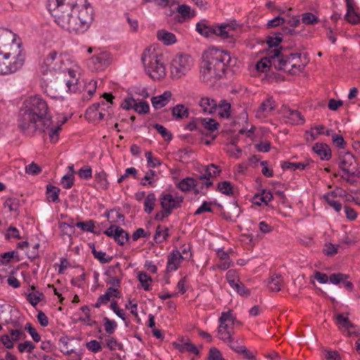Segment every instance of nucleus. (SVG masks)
<instances>
[{
    "mask_svg": "<svg viewBox=\"0 0 360 360\" xmlns=\"http://www.w3.org/2000/svg\"><path fill=\"white\" fill-rule=\"evenodd\" d=\"M51 116L46 101L39 96H30L25 100L19 111L18 126L27 136H34L37 132L48 131L50 141L56 143L58 140L60 126L51 127Z\"/></svg>",
    "mask_w": 360,
    "mask_h": 360,
    "instance_id": "obj_1",
    "label": "nucleus"
},
{
    "mask_svg": "<svg viewBox=\"0 0 360 360\" xmlns=\"http://www.w3.org/2000/svg\"><path fill=\"white\" fill-rule=\"evenodd\" d=\"M55 22L70 33H84L94 20V9L87 0H56Z\"/></svg>",
    "mask_w": 360,
    "mask_h": 360,
    "instance_id": "obj_2",
    "label": "nucleus"
},
{
    "mask_svg": "<svg viewBox=\"0 0 360 360\" xmlns=\"http://www.w3.org/2000/svg\"><path fill=\"white\" fill-rule=\"evenodd\" d=\"M200 65V78L204 82L220 79L225 73L231 58L228 51L214 46L208 48L202 54Z\"/></svg>",
    "mask_w": 360,
    "mask_h": 360,
    "instance_id": "obj_3",
    "label": "nucleus"
},
{
    "mask_svg": "<svg viewBox=\"0 0 360 360\" xmlns=\"http://www.w3.org/2000/svg\"><path fill=\"white\" fill-rule=\"evenodd\" d=\"M11 33L4 30L0 34V75H7L16 72L24 64V57L19 50L15 53L6 52L8 45L13 46Z\"/></svg>",
    "mask_w": 360,
    "mask_h": 360,
    "instance_id": "obj_4",
    "label": "nucleus"
},
{
    "mask_svg": "<svg viewBox=\"0 0 360 360\" xmlns=\"http://www.w3.org/2000/svg\"><path fill=\"white\" fill-rule=\"evenodd\" d=\"M273 66L276 70L288 72L290 75H295L304 70V64H297L294 60H300V53L287 54L283 51L282 47L271 51Z\"/></svg>",
    "mask_w": 360,
    "mask_h": 360,
    "instance_id": "obj_5",
    "label": "nucleus"
},
{
    "mask_svg": "<svg viewBox=\"0 0 360 360\" xmlns=\"http://www.w3.org/2000/svg\"><path fill=\"white\" fill-rule=\"evenodd\" d=\"M235 26L233 24H221L217 26H210L201 21L196 24V31L205 37H211L214 35L219 37L230 44L234 45L236 39Z\"/></svg>",
    "mask_w": 360,
    "mask_h": 360,
    "instance_id": "obj_6",
    "label": "nucleus"
},
{
    "mask_svg": "<svg viewBox=\"0 0 360 360\" xmlns=\"http://www.w3.org/2000/svg\"><path fill=\"white\" fill-rule=\"evenodd\" d=\"M141 62L148 75L153 79H160L166 75V69L162 56L154 50L146 49L141 55Z\"/></svg>",
    "mask_w": 360,
    "mask_h": 360,
    "instance_id": "obj_7",
    "label": "nucleus"
},
{
    "mask_svg": "<svg viewBox=\"0 0 360 360\" xmlns=\"http://www.w3.org/2000/svg\"><path fill=\"white\" fill-rule=\"evenodd\" d=\"M219 326L217 333L218 338L222 341L228 343L233 342L232 336L234 334V326L240 324V322L236 320L231 311L222 312L219 319Z\"/></svg>",
    "mask_w": 360,
    "mask_h": 360,
    "instance_id": "obj_8",
    "label": "nucleus"
},
{
    "mask_svg": "<svg viewBox=\"0 0 360 360\" xmlns=\"http://www.w3.org/2000/svg\"><path fill=\"white\" fill-rule=\"evenodd\" d=\"M40 68L44 75L48 74V72L65 73L66 70L63 57L60 55L58 56L56 51L49 53L44 60Z\"/></svg>",
    "mask_w": 360,
    "mask_h": 360,
    "instance_id": "obj_9",
    "label": "nucleus"
},
{
    "mask_svg": "<svg viewBox=\"0 0 360 360\" xmlns=\"http://www.w3.org/2000/svg\"><path fill=\"white\" fill-rule=\"evenodd\" d=\"M193 65V58L188 54H179L172 62L171 75L174 79H179L186 75Z\"/></svg>",
    "mask_w": 360,
    "mask_h": 360,
    "instance_id": "obj_10",
    "label": "nucleus"
},
{
    "mask_svg": "<svg viewBox=\"0 0 360 360\" xmlns=\"http://www.w3.org/2000/svg\"><path fill=\"white\" fill-rule=\"evenodd\" d=\"M339 160V167L345 174L360 178V171L358 170L357 164L354 155L351 153H340Z\"/></svg>",
    "mask_w": 360,
    "mask_h": 360,
    "instance_id": "obj_11",
    "label": "nucleus"
},
{
    "mask_svg": "<svg viewBox=\"0 0 360 360\" xmlns=\"http://www.w3.org/2000/svg\"><path fill=\"white\" fill-rule=\"evenodd\" d=\"M184 198L181 196L173 197L170 193L162 194L160 198L162 209L166 212V214H171L174 209H177L181 206Z\"/></svg>",
    "mask_w": 360,
    "mask_h": 360,
    "instance_id": "obj_12",
    "label": "nucleus"
},
{
    "mask_svg": "<svg viewBox=\"0 0 360 360\" xmlns=\"http://www.w3.org/2000/svg\"><path fill=\"white\" fill-rule=\"evenodd\" d=\"M110 64L108 56L105 53H101L91 57L87 63L89 68L92 71H101Z\"/></svg>",
    "mask_w": 360,
    "mask_h": 360,
    "instance_id": "obj_13",
    "label": "nucleus"
},
{
    "mask_svg": "<svg viewBox=\"0 0 360 360\" xmlns=\"http://www.w3.org/2000/svg\"><path fill=\"white\" fill-rule=\"evenodd\" d=\"M212 169H217V165L214 164H210L207 166L202 167V171L200 172V174H195L198 182L201 181V189H203L204 187L208 188L213 185V181L211 180L212 178H214L211 173Z\"/></svg>",
    "mask_w": 360,
    "mask_h": 360,
    "instance_id": "obj_14",
    "label": "nucleus"
},
{
    "mask_svg": "<svg viewBox=\"0 0 360 360\" xmlns=\"http://www.w3.org/2000/svg\"><path fill=\"white\" fill-rule=\"evenodd\" d=\"M184 259L185 258L179 250H172L167 256L166 271L168 273L177 270L182 260Z\"/></svg>",
    "mask_w": 360,
    "mask_h": 360,
    "instance_id": "obj_15",
    "label": "nucleus"
},
{
    "mask_svg": "<svg viewBox=\"0 0 360 360\" xmlns=\"http://www.w3.org/2000/svg\"><path fill=\"white\" fill-rule=\"evenodd\" d=\"M336 323L341 328L347 330L348 335H357L360 334V328L352 323L347 316H344L342 314L336 316Z\"/></svg>",
    "mask_w": 360,
    "mask_h": 360,
    "instance_id": "obj_16",
    "label": "nucleus"
},
{
    "mask_svg": "<svg viewBox=\"0 0 360 360\" xmlns=\"http://www.w3.org/2000/svg\"><path fill=\"white\" fill-rule=\"evenodd\" d=\"M179 342H174L172 345L179 352L184 353L185 352H188L196 355L199 354V350L198 347L193 345L188 338L185 340L184 338L182 337L181 338L179 339Z\"/></svg>",
    "mask_w": 360,
    "mask_h": 360,
    "instance_id": "obj_17",
    "label": "nucleus"
},
{
    "mask_svg": "<svg viewBox=\"0 0 360 360\" xmlns=\"http://www.w3.org/2000/svg\"><path fill=\"white\" fill-rule=\"evenodd\" d=\"M349 275L342 273H334L330 275L329 281L331 283L338 285L342 283V285L349 291L353 290L354 285L351 281H347Z\"/></svg>",
    "mask_w": 360,
    "mask_h": 360,
    "instance_id": "obj_18",
    "label": "nucleus"
},
{
    "mask_svg": "<svg viewBox=\"0 0 360 360\" xmlns=\"http://www.w3.org/2000/svg\"><path fill=\"white\" fill-rule=\"evenodd\" d=\"M312 150L315 153L320 156L322 160H329L331 158L332 154L329 146L326 143H316Z\"/></svg>",
    "mask_w": 360,
    "mask_h": 360,
    "instance_id": "obj_19",
    "label": "nucleus"
},
{
    "mask_svg": "<svg viewBox=\"0 0 360 360\" xmlns=\"http://www.w3.org/2000/svg\"><path fill=\"white\" fill-rule=\"evenodd\" d=\"M199 182L194 175V177H187L181 180L177 184V188L182 191H191L193 188L197 187Z\"/></svg>",
    "mask_w": 360,
    "mask_h": 360,
    "instance_id": "obj_20",
    "label": "nucleus"
},
{
    "mask_svg": "<svg viewBox=\"0 0 360 360\" xmlns=\"http://www.w3.org/2000/svg\"><path fill=\"white\" fill-rule=\"evenodd\" d=\"M283 278L280 274H274L268 281V288L271 292H279L283 285Z\"/></svg>",
    "mask_w": 360,
    "mask_h": 360,
    "instance_id": "obj_21",
    "label": "nucleus"
},
{
    "mask_svg": "<svg viewBox=\"0 0 360 360\" xmlns=\"http://www.w3.org/2000/svg\"><path fill=\"white\" fill-rule=\"evenodd\" d=\"M171 97H172V93L169 91H165L160 96H154L151 99L153 106L155 109L161 108L167 104L169 99Z\"/></svg>",
    "mask_w": 360,
    "mask_h": 360,
    "instance_id": "obj_22",
    "label": "nucleus"
},
{
    "mask_svg": "<svg viewBox=\"0 0 360 360\" xmlns=\"http://www.w3.org/2000/svg\"><path fill=\"white\" fill-rule=\"evenodd\" d=\"M240 214V209L236 203H233L228 207V211L221 212L223 217L230 221H236Z\"/></svg>",
    "mask_w": 360,
    "mask_h": 360,
    "instance_id": "obj_23",
    "label": "nucleus"
},
{
    "mask_svg": "<svg viewBox=\"0 0 360 360\" xmlns=\"http://www.w3.org/2000/svg\"><path fill=\"white\" fill-rule=\"evenodd\" d=\"M200 105L205 112L213 113L217 108V103L215 100L208 97L202 98L200 101Z\"/></svg>",
    "mask_w": 360,
    "mask_h": 360,
    "instance_id": "obj_24",
    "label": "nucleus"
},
{
    "mask_svg": "<svg viewBox=\"0 0 360 360\" xmlns=\"http://www.w3.org/2000/svg\"><path fill=\"white\" fill-rule=\"evenodd\" d=\"M60 189L51 184L46 185V195L49 202H59V193Z\"/></svg>",
    "mask_w": 360,
    "mask_h": 360,
    "instance_id": "obj_25",
    "label": "nucleus"
},
{
    "mask_svg": "<svg viewBox=\"0 0 360 360\" xmlns=\"http://www.w3.org/2000/svg\"><path fill=\"white\" fill-rule=\"evenodd\" d=\"M157 37L165 45H171L176 41V36L165 30H159L157 33Z\"/></svg>",
    "mask_w": 360,
    "mask_h": 360,
    "instance_id": "obj_26",
    "label": "nucleus"
},
{
    "mask_svg": "<svg viewBox=\"0 0 360 360\" xmlns=\"http://www.w3.org/2000/svg\"><path fill=\"white\" fill-rule=\"evenodd\" d=\"M271 66H273V63L271 52L269 53V56L262 58L256 64L257 70L262 72H267Z\"/></svg>",
    "mask_w": 360,
    "mask_h": 360,
    "instance_id": "obj_27",
    "label": "nucleus"
},
{
    "mask_svg": "<svg viewBox=\"0 0 360 360\" xmlns=\"http://www.w3.org/2000/svg\"><path fill=\"white\" fill-rule=\"evenodd\" d=\"M172 114L176 120L187 118L189 115L188 109L183 104H178L172 109Z\"/></svg>",
    "mask_w": 360,
    "mask_h": 360,
    "instance_id": "obj_28",
    "label": "nucleus"
},
{
    "mask_svg": "<svg viewBox=\"0 0 360 360\" xmlns=\"http://www.w3.org/2000/svg\"><path fill=\"white\" fill-rule=\"evenodd\" d=\"M114 240L118 245H123L129 240V234L120 226L116 227Z\"/></svg>",
    "mask_w": 360,
    "mask_h": 360,
    "instance_id": "obj_29",
    "label": "nucleus"
},
{
    "mask_svg": "<svg viewBox=\"0 0 360 360\" xmlns=\"http://www.w3.org/2000/svg\"><path fill=\"white\" fill-rule=\"evenodd\" d=\"M285 117L288 118L292 124H300L304 122V116L296 110L288 109L285 112Z\"/></svg>",
    "mask_w": 360,
    "mask_h": 360,
    "instance_id": "obj_30",
    "label": "nucleus"
},
{
    "mask_svg": "<svg viewBox=\"0 0 360 360\" xmlns=\"http://www.w3.org/2000/svg\"><path fill=\"white\" fill-rule=\"evenodd\" d=\"M169 229L167 227L162 228L160 225H158L156 228L155 233L154 235V240L157 243L163 242L167 240L169 238Z\"/></svg>",
    "mask_w": 360,
    "mask_h": 360,
    "instance_id": "obj_31",
    "label": "nucleus"
},
{
    "mask_svg": "<svg viewBox=\"0 0 360 360\" xmlns=\"http://www.w3.org/2000/svg\"><path fill=\"white\" fill-rule=\"evenodd\" d=\"M198 121L210 131L217 130L219 126V124L212 118H198Z\"/></svg>",
    "mask_w": 360,
    "mask_h": 360,
    "instance_id": "obj_32",
    "label": "nucleus"
},
{
    "mask_svg": "<svg viewBox=\"0 0 360 360\" xmlns=\"http://www.w3.org/2000/svg\"><path fill=\"white\" fill-rule=\"evenodd\" d=\"M217 189L219 192L226 195L230 196L233 195V187L232 184L229 181L218 183Z\"/></svg>",
    "mask_w": 360,
    "mask_h": 360,
    "instance_id": "obj_33",
    "label": "nucleus"
},
{
    "mask_svg": "<svg viewBox=\"0 0 360 360\" xmlns=\"http://www.w3.org/2000/svg\"><path fill=\"white\" fill-rule=\"evenodd\" d=\"M155 201H156V198L153 193H150L145 198L144 211L146 213L150 214L153 212V210H154Z\"/></svg>",
    "mask_w": 360,
    "mask_h": 360,
    "instance_id": "obj_34",
    "label": "nucleus"
},
{
    "mask_svg": "<svg viewBox=\"0 0 360 360\" xmlns=\"http://www.w3.org/2000/svg\"><path fill=\"white\" fill-rule=\"evenodd\" d=\"M275 101L272 96L268 97L264 101L259 108L257 112H271L275 109Z\"/></svg>",
    "mask_w": 360,
    "mask_h": 360,
    "instance_id": "obj_35",
    "label": "nucleus"
},
{
    "mask_svg": "<svg viewBox=\"0 0 360 360\" xmlns=\"http://www.w3.org/2000/svg\"><path fill=\"white\" fill-rule=\"evenodd\" d=\"M219 108V115L222 117L228 118L231 115V104L226 100H221L219 104H217Z\"/></svg>",
    "mask_w": 360,
    "mask_h": 360,
    "instance_id": "obj_36",
    "label": "nucleus"
},
{
    "mask_svg": "<svg viewBox=\"0 0 360 360\" xmlns=\"http://www.w3.org/2000/svg\"><path fill=\"white\" fill-rule=\"evenodd\" d=\"M95 179L98 184L99 188L103 190L108 189L109 183L107 180V174L104 171L96 174Z\"/></svg>",
    "mask_w": 360,
    "mask_h": 360,
    "instance_id": "obj_37",
    "label": "nucleus"
},
{
    "mask_svg": "<svg viewBox=\"0 0 360 360\" xmlns=\"http://www.w3.org/2000/svg\"><path fill=\"white\" fill-rule=\"evenodd\" d=\"M335 191H332L330 193H327L324 195V199L328 202V204L333 207V209L337 211L340 212L342 209V204L337 200H335L334 199H331L330 196L336 197L338 194L335 195Z\"/></svg>",
    "mask_w": 360,
    "mask_h": 360,
    "instance_id": "obj_38",
    "label": "nucleus"
},
{
    "mask_svg": "<svg viewBox=\"0 0 360 360\" xmlns=\"http://www.w3.org/2000/svg\"><path fill=\"white\" fill-rule=\"evenodd\" d=\"M153 127L162 136L166 141H170L172 139V134L168 131L164 126L160 124H154Z\"/></svg>",
    "mask_w": 360,
    "mask_h": 360,
    "instance_id": "obj_39",
    "label": "nucleus"
},
{
    "mask_svg": "<svg viewBox=\"0 0 360 360\" xmlns=\"http://www.w3.org/2000/svg\"><path fill=\"white\" fill-rule=\"evenodd\" d=\"M138 278L139 282L141 283L142 287L146 291L151 290L148 282L152 281V278L145 272H139L138 274Z\"/></svg>",
    "mask_w": 360,
    "mask_h": 360,
    "instance_id": "obj_40",
    "label": "nucleus"
},
{
    "mask_svg": "<svg viewBox=\"0 0 360 360\" xmlns=\"http://www.w3.org/2000/svg\"><path fill=\"white\" fill-rule=\"evenodd\" d=\"M134 109L139 114H147L149 112L150 107L147 102L141 101L137 103L136 101L134 103Z\"/></svg>",
    "mask_w": 360,
    "mask_h": 360,
    "instance_id": "obj_41",
    "label": "nucleus"
},
{
    "mask_svg": "<svg viewBox=\"0 0 360 360\" xmlns=\"http://www.w3.org/2000/svg\"><path fill=\"white\" fill-rule=\"evenodd\" d=\"M44 297V295L42 292L36 291L35 292L29 293L27 295V300L33 307H35L39 302L42 300Z\"/></svg>",
    "mask_w": 360,
    "mask_h": 360,
    "instance_id": "obj_42",
    "label": "nucleus"
},
{
    "mask_svg": "<svg viewBox=\"0 0 360 360\" xmlns=\"http://www.w3.org/2000/svg\"><path fill=\"white\" fill-rule=\"evenodd\" d=\"M105 342L107 347L111 351L115 350L116 349H118L119 350L123 349L122 344L118 342L117 340L113 337L108 336V338L105 340Z\"/></svg>",
    "mask_w": 360,
    "mask_h": 360,
    "instance_id": "obj_43",
    "label": "nucleus"
},
{
    "mask_svg": "<svg viewBox=\"0 0 360 360\" xmlns=\"http://www.w3.org/2000/svg\"><path fill=\"white\" fill-rule=\"evenodd\" d=\"M176 11L179 14H181L184 19H189L194 16V15L191 13L190 6L186 4L179 6Z\"/></svg>",
    "mask_w": 360,
    "mask_h": 360,
    "instance_id": "obj_44",
    "label": "nucleus"
},
{
    "mask_svg": "<svg viewBox=\"0 0 360 360\" xmlns=\"http://www.w3.org/2000/svg\"><path fill=\"white\" fill-rule=\"evenodd\" d=\"M103 320L105 332L110 335L114 333L117 328V323L113 320L109 319L108 317H103Z\"/></svg>",
    "mask_w": 360,
    "mask_h": 360,
    "instance_id": "obj_45",
    "label": "nucleus"
},
{
    "mask_svg": "<svg viewBox=\"0 0 360 360\" xmlns=\"http://www.w3.org/2000/svg\"><path fill=\"white\" fill-rule=\"evenodd\" d=\"M302 21L306 25H313L318 23L319 19L312 13H304L302 15Z\"/></svg>",
    "mask_w": 360,
    "mask_h": 360,
    "instance_id": "obj_46",
    "label": "nucleus"
},
{
    "mask_svg": "<svg viewBox=\"0 0 360 360\" xmlns=\"http://www.w3.org/2000/svg\"><path fill=\"white\" fill-rule=\"evenodd\" d=\"M92 254L94 255V257L99 260V262L102 264L109 263L112 259V257H106V253L102 251L93 250Z\"/></svg>",
    "mask_w": 360,
    "mask_h": 360,
    "instance_id": "obj_47",
    "label": "nucleus"
},
{
    "mask_svg": "<svg viewBox=\"0 0 360 360\" xmlns=\"http://www.w3.org/2000/svg\"><path fill=\"white\" fill-rule=\"evenodd\" d=\"M75 226L81 229L84 231L94 232V222L93 220H89L87 221H79L75 224Z\"/></svg>",
    "mask_w": 360,
    "mask_h": 360,
    "instance_id": "obj_48",
    "label": "nucleus"
},
{
    "mask_svg": "<svg viewBox=\"0 0 360 360\" xmlns=\"http://www.w3.org/2000/svg\"><path fill=\"white\" fill-rule=\"evenodd\" d=\"M4 207H8L11 212H17L19 208V200L15 198H8L4 204Z\"/></svg>",
    "mask_w": 360,
    "mask_h": 360,
    "instance_id": "obj_49",
    "label": "nucleus"
},
{
    "mask_svg": "<svg viewBox=\"0 0 360 360\" xmlns=\"http://www.w3.org/2000/svg\"><path fill=\"white\" fill-rule=\"evenodd\" d=\"M59 228L61 230L63 235H67L69 238H71L72 235L75 233V228L72 225L65 222H60L59 224Z\"/></svg>",
    "mask_w": 360,
    "mask_h": 360,
    "instance_id": "obj_50",
    "label": "nucleus"
},
{
    "mask_svg": "<svg viewBox=\"0 0 360 360\" xmlns=\"http://www.w3.org/2000/svg\"><path fill=\"white\" fill-rule=\"evenodd\" d=\"M75 177L72 174H66L61 179V184L64 188L69 189L74 185Z\"/></svg>",
    "mask_w": 360,
    "mask_h": 360,
    "instance_id": "obj_51",
    "label": "nucleus"
},
{
    "mask_svg": "<svg viewBox=\"0 0 360 360\" xmlns=\"http://www.w3.org/2000/svg\"><path fill=\"white\" fill-rule=\"evenodd\" d=\"M283 41L282 37H281L278 33L275 37L269 36L266 38V44H268L269 48L278 46L280 43Z\"/></svg>",
    "mask_w": 360,
    "mask_h": 360,
    "instance_id": "obj_52",
    "label": "nucleus"
},
{
    "mask_svg": "<svg viewBox=\"0 0 360 360\" xmlns=\"http://www.w3.org/2000/svg\"><path fill=\"white\" fill-rule=\"evenodd\" d=\"M155 175V172L152 169H149L146 172L145 176L141 179V184L144 186L146 185L154 186V181H153L152 179Z\"/></svg>",
    "mask_w": 360,
    "mask_h": 360,
    "instance_id": "obj_53",
    "label": "nucleus"
},
{
    "mask_svg": "<svg viewBox=\"0 0 360 360\" xmlns=\"http://www.w3.org/2000/svg\"><path fill=\"white\" fill-rule=\"evenodd\" d=\"M145 156L150 167H156L161 165V161L158 158L153 157V153L151 151L146 152Z\"/></svg>",
    "mask_w": 360,
    "mask_h": 360,
    "instance_id": "obj_54",
    "label": "nucleus"
},
{
    "mask_svg": "<svg viewBox=\"0 0 360 360\" xmlns=\"http://www.w3.org/2000/svg\"><path fill=\"white\" fill-rule=\"evenodd\" d=\"M25 329L27 330V332L32 336L34 342H38L40 341V335L37 332L36 329L32 326V325L30 323H26Z\"/></svg>",
    "mask_w": 360,
    "mask_h": 360,
    "instance_id": "obj_55",
    "label": "nucleus"
},
{
    "mask_svg": "<svg viewBox=\"0 0 360 360\" xmlns=\"http://www.w3.org/2000/svg\"><path fill=\"white\" fill-rule=\"evenodd\" d=\"M86 347L89 350L91 351L94 353H97L102 350L101 343L96 340H93L86 342Z\"/></svg>",
    "mask_w": 360,
    "mask_h": 360,
    "instance_id": "obj_56",
    "label": "nucleus"
},
{
    "mask_svg": "<svg viewBox=\"0 0 360 360\" xmlns=\"http://www.w3.org/2000/svg\"><path fill=\"white\" fill-rule=\"evenodd\" d=\"M35 346L31 341H25L22 343H20L18 345V349L20 352L23 353L25 352H31Z\"/></svg>",
    "mask_w": 360,
    "mask_h": 360,
    "instance_id": "obj_57",
    "label": "nucleus"
},
{
    "mask_svg": "<svg viewBox=\"0 0 360 360\" xmlns=\"http://www.w3.org/2000/svg\"><path fill=\"white\" fill-rule=\"evenodd\" d=\"M207 360H226L222 357L220 351L216 347H211Z\"/></svg>",
    "mask_w": 360,
    "mask_h": 360,
    "instance_id": "obj_58",
    "label": "nucleus"
},
{
    "mask_svg": "<svg viewBox=\"0 0 360 360\" xmlns=\"http://www.w3.org/2000/svg\"><path fill=\"white\" fill-rule=\"evenodd\" d=\"M77 174L81 179H89L92 176L91 168L89 166H84L78 171Z\"/></svg>",
    "mask_w": 360,
    "mask_h": 360,
    "instance_id": "obj_59",
    "label": "nucleus"
},
{
    "mask_svg": "<svg viewBox=\"0 0 360 360\" xmlns=\"http://www.w3.org/2000/svg\"><path fill=\"white\" fill-rule=\"evenodd\" d=\"M283 24H285V19L280 15H278L276 18H273L272 20H269V22L266 24V26L268 28H271L279 25H282Z\"/></svg>",
    "mask_w": 360,
    "mask_h": 360,
    "instance_id": "obj_60",
    "label": "nucleus"
},
{
    "mask_svg": "<svg viewBox=\"0 0 360 360\" xmlns=\"http://www.w3.org/2000/svg\"><path fill=\"white\" fill-rule=\"evenodd\" d=\"M254 198H259L261 201L267 205V203L272 200L273 195L270 191L266 192L265 190H264L262 194L255 195Z\"/></svg>",
    "mask_w": 360,
    "mask_h": 360,
    "instance_id": "obj_61",
    "label": "nucleus"
},
{
    "mask_svg": "<svg viewBox=\"0 0 360 360\" xmlns=\"http://www.w3.org/2000/svg\"><path fill=\"white\" fill-rule=\"evenodd\" d=\"M332 140L333 143L339 148H345L346 142L345 141L343 136L340 134H334L332 136Z\"/></svg>",
    "mask_w": 360,
    "mask_h": 360,
    "instance_id": "obj_62",
    "label": "nucleus"
},
{
    "mask_svg": "<svg viewBox=\"0 0 360 360\" xmlns=\"http://www.w3.org/2000/svg\"><path fill=\"white\" fill-rule=\"evenodd\" d=\"M300 32L297 30H295L293 27L283 25L281 28V32H278V34L281 36H286V35H297Z\"/></svg>",
    "mask_w": 360,
    "mask_h": 360,
    "instance_id": "obj_63",
    "label": "nucleus"
},
{
    "mask_svg": "<svg viewBox=\"0 0 360 360\" xmlns=\"http://www.w3.org/2000/svg\"><path fill=\"white\" fill-rule=\"evenodd\" d=\"M26 173L32 175H37L41 172V167L34 162H32L25 167Z\"/></svg>",
    "mask_w": 360,
    "mask_h": 360,
    "instance_id": "obj_64",
    "label": "nucleus"
}]
</instances>
